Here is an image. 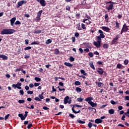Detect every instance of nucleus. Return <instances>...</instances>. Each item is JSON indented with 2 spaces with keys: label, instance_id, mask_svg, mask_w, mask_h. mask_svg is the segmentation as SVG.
I'll return each mask as SVG.
<instances>
[{
  "label": "nucleus",
  "instance_id": "obj_32",
  "mask_svg": "<svg viewBox=\"0 0 129 129\" xmlns=\"http://www.w3.org/2000/svg\"><path fill=\"white\" fill-rule=\"evenodd\" d=\"M103 47L104 49H107V48H108V44L107 43H105L103 44Z\"/></svg>",
  "mask_w": 129,
  "mask_h": 129
},
{
  "label": "nucleus",
  "instance_id": "obj_10",
  "mask_svg": "<svg viewBox=\"0 0 129 129\" xmlns=\"http://www.w3.org/2000/svg\"><path fill=\"white\" fill-rule=\"evenodd\" d=\"M42 13H43V10H40L37 13V16L36 17V20H39L40 18H41V15H42Z\"/></svg>",
  "mask_w": 129,
  "mask_h": 129
},
{
  "label": "nucleus",
  "instance_id": "obj_47",
  "mask_svg": "<svg viewBox=\"0 0 129 129\" xmlns=\"http://www.w3.org/2000/svg\"><path fill=\"white\" fill-rule=\"evenodd\" d=\"M88 55L89 56V57H90L91 58H92V57H93V53L92 52H89L88 53Z\"/></svg>",
  "mask_w": 129,
  "mask_h": 129
},
{
  "label": "nucleus",
  "instance_id": "obj_16",
  "mask_svg": "<svg viewBox=\"0 0 129 129\" xmlns=\"http://www.w3.org/2000/svg\"><path fill=\"white\" fill-rule=\"evenodd\" d=\"M89 104H90L91 106H92V107H95L96 105H97V104L95 103L94 102L92 101H89L88 102Z\"/></svg>",
  "mask_w": 129,
  "mask_h": 129
},
{
  "label": "nucleus",
  "instance_id": "obj_55",
  "mask_svg": "<svg viewBox=\"0 0 129 129\" xmlns=\"http://www.w3.org/2000/svg\"><path fill=\"white\" fill-rule=\"evenodd\" d=\"M19 93L21 94V95H24V90H20Z\"/></svg>",
  "mask_w": 129,
  "mask_h": 129
},
{
  "label": "nucleus",
  "instance_id": "obj_34",
  "mask_svg": "<svg viewBox=\"0 0 129 129\" xmlns=\"http://www.w3.org/2000/svg\"><path fill=\"white\" fill-rule=\"evenodd\" d=\"M41 32H42V30H36L34 32V34H40V33Z\"/></svg>",
  "mask_w": 129,
  "mask_h": 129
},
{
  "label": "nucleus",
  "instance_id": "obj_43",
  "mask_svg": "<svg viewBox=\"0 0 129 129\" xmlns=\"http://www.w3.org/2000/svg\"><path fill=\"white\" fill-rule=\"evenodd\" d=\"M107 117H108L107 115L106 116H101L100 118V119H101V120H102V119H106L107 118Z\"/></svg>",
  "mask_w": 129,
  "mask_h": 129
},
{
  "label": "nucleus",
  "instance_id": "obj_33",
  "mask_svg": "<svg viewBox=\"0 0 129 129\" xmlns=\"http://www.w3.org/2000/svg\"><path fill=\"white\" fill-rule=\"evenodd\" d=\"M77 100L79 101V102H82V101L84 100V99L81 98V97H80V98H77Z\"/></svg>",
  "mask_w": 129,
  "mask_h": 129
},
{
  "label": "nucleus",
  "instance_id": "obj_31",
  "mask_svg": "<svg viewBox=\"0 0 129 129\" xmlns=\"http://www.w3.org/2000/svg\"><path fill=\"white\" fill-rule=\"evenodd\" d=\"M115 24H116L115 28H116L117 29H119V23L117 21L115 22Z\"/></svg>",
  "mask_w": 129,
  "mask_h": 129
},
{
  "label": "nucleus",
  "instance_id": "obj_11",
  "mask_svg": "<svg viewBox=\"0 0 129 129\" xmlns=\"http://www.w3.org/2000/svg\"><path fill=\"white\" fill-rule=\"evenodd\" d=\"M122 30L124 31V32H127V31H128V28H127V26H126V24H124L123 25Z\"/></svg>",
  "mask_w": 129,
  "mask_h": 129
},
{
  "label": "nucleus",
  "instance_id": "obj_24",
  "mask_svg": "<svg viewBox=\"0 0 129 129\" xmlns=\"http://www.w3.org/2000/svg\"><path fill=\"white\" fill-rule=\"evenodd\" d=\"M96 39L97 40L96 43H98V44H101V38L99 37H96Z\"/></svg>",
  "mask_w": 129,
  "mask_h": 129
},
{
  "label": "nucleus",
  "instance_id": "obj_19",
  "mask_svg": "<svg viewBox=\"0 0 129 129\" xmlns=\"http://www.w3.org/2000/svg\"><path fill=\"white\" fill-rule=\"evenodd\" d=\"M0 58H2L3 60H8V56L4 54H1Z\"/></svg>",
  "mask_w": 129,
  "mask_h": 129
},
{
  "label": "nucleus",
  "instance_id": "obj_18",
  "mask_svg": "<svg viewBox=\"0 0 129 129\" xmlns=\"http://www.w3.org/2000/svg\"><path fill=\"white\" fill-rule=\"evenodd\" d=\"M101 29H102L104 31H105L106 32H108L110 31V29H109V28L105 26H102L101 27Z\"/></svg>",
  "mask_w": 129,
  "mask_h": 129
},
{
  "label": "nucleus",
  "instance_id": "obj_54",
  "mask_svg": "<svg viewBox=\"0 0 129 129\" xmlns=\"http://www.w3.org/2000/svg\"><path fill=\"white\" fill-rule=\"evenodd\" d=\"M55 54H59V49H55L54 50Z\"/></svg>",
  "mask_w": 129,
  "mask_h": 129
},
{
  "label": "nucleus",
  "instance_id": "obj_7",
  "mask_svg": "<svg viewBox=\"0 0 129 129\" xmlns=\"http://www.w3.org/2000/svg\"><path fill=\"white\" fill-rule=\"evenodd\" d=\"M38 3H40V5H41L42 7L46 6V1L45 0H37Z\"/></svg>",
  "mask_w": 129,
  "mask_h": 129
},
{
  "label": "nucleus",
  "instance_id": "obj_53",
  "mask_svg": "<svg viewBox=\"0 0 129 129\" xmlns=\"http://www.w3.org/2000/svg\"><path fill=\"white\" fill-rule=\"evenodd\" d=\"M40 85H41V83H34V86L35 87H37V86H39Z\"/></svg>",
  "mask_w": 129,
  "mask_h": 129
},
{
  "label": "nucleus",
  "instance_id": "obj_17",
  "mask_svg": "<svg viewBox=\"0 0 129 129\" xmlns=\"http://www.w3.org/2000/svg\"><path fill=\"white\" fill-rule=\"evenodd\" d=\"M83 23H86L88 25H90V24L91 23V22L90 21H89V20L87 19H83Z\"/></svg>",
  "mask_w": 129,
  "mask_h": 129
},
{
  "label": "nucleus",
  "instance_id": "obj_25",
  "mask_svg": "<svg viewBox=\"0 0 129 129\" xmlns=\"http://www.w3.org/2000/svg\"><path fill=\"white\" fill-rule=\"evenodd\" d=\"M51 43H52V40L51 39H47L45 42V44L46 45H49V44H51Z\"/></svg>",
  "mask_w": 129,
  "mask_h": 129
},
{
  "label": "nucleus",
  "instance_id": "obj_20",
  "mask_svg": "<svg viewBox=\"0 0 129 129\" xmlns=\"http://www.w3.org/2000/svg\"><path fill=\"white\" fill-rule=\"evenodd\" d=\"M64 64L68 67H73V64H71V63L65 62Z\"/></svg>",
  "mask_w": 129,
  "mask_h": 129
},
{
  "label": "nucleus",
  "instance_id": "obj_51",
  "mask_svg": "<svg viewBox=\"0 0 129 129\" xmlns=\"http://www.w3.org/2000/svg\"><path fill=\"white\" fill-rule=\"evenodd\" d=\"M125 114H123V116L121 117V120H125Z\"/></svg>",
  "mask_w": 129,
  "mask_h": 129
},
{
  "label": "nucleus",
  "instance_id": "obj_37",
  "mask_svg": "<svg viewBox=\"0 0 129 129\" xmlns=\"http://www.w3.org/2000/svg\"><path fill=\"white\" fill-rule=\"evenodd\" d=\"M9 117H10V114H8L7 115L5 116L4 119L7 120V119H9Z\"/></svg>",
  "mask_w": 129,
  "mask_h": 129
},
{
  "label": "nucleus",
  "instance_id": "obj_50",
  "mask_svg": "<svg viewBox=\"0 0 129 129\" xmlns=\"http://www.w3.org/2000/svg\"><path fill=\"white\" fill-rule=\"evenodd\" d=\"M110 103H111V104L114 105V104H117V102H115L113 100H111L110 101Z\"/></svg>",
  "mask_w": 129,
  "mask_h": 129
},
{
  "label": "nucleus",
  "instance_id": "obj_59",
  "mask_svg": "<svg viewBox=\"0 0 129 129\" xmlns=\"http://www.w3.org/2000/svg\"><path fill=\"white\" fill-rule=\"evenodd\" d=\"M27 93L28 94H33V93H34V92H33V91H27Z\"/></svg>",
  "mask_w": 129,
  "mask_h": 129
},
{
  "label": "nucleus",
  "instance_id": "obj_28",
  "mask_svg": "<svg viewBox=\"0 0 129 129\" xmlns=\"http://www.w3.org/2000/svg\"><path fill=\"white\" fill-rule=\"evenodd\" d=\"M76 91H77V92H81V91H82V89H81V88H79V87H76Z\"/></svg>",
  "mask_w": 129,
  "mask_h": 129
},
{
  "label": "nucleus",
  "instance_id": "obj_13",
  "mask_svg": "<svg viewBox=\"0 0 129 129\" xmlns=\"http://www.w3.org/2000/svg\"><path fill=\"white\" fill-rule=\"evenodd\" d=\"M16 19L17 18L16 17H14L10 20L11 26H14V24H15V22H16Z\"/></svg>",
  "mask_w": 129,
  "mask_h": 129
},
{
  "label": "nucleus",
  "instance_id": "obj_27",
  "mask_svg": "<svg viewBox=\"0 0 129 129\" xmlns=\"http://www.w3.org/2000/svg\"><path fill=\"white\" fill-rule=\"evenodd\" d=\"M112 44L116 45L117 44V40H116L114 38L111 41Z\"/></svg>",
  "mask_w": 129,
  "mask_h": 129
},
{
  "label": "nucleus",
  "instance_id": "obj_36",
  "mask_svg": "<svg viewBox=\"0 0 129 129\" xmlns=\"http://www.w3.org/2000/svg\"><path fill=\"white\" fill-rule=\"evenodd\" d=\"M69 60H70V61L71 62H73V61H75V58H74V57H73V56H71V57H70Z\"/></svg>",
  "mask_w": 129,
  "mask_h": 129
},
{
  "label": "nucleus",
  "instance_id": "obj_22",
  "mask_svg": "<svg viewBox=\"0 0 129 129\" xmlns=\"http://www.w3.org/2000/svg\"><path fill=\"white\" fill-rule=\"evenodd\" d=\"M93 44L96 46V47H97V48H99V47L101 46V44L98 43L96 42V41H94Z\"/></svg>",
  "mask_w": 129,
  "mask_h": 129
},
{
  "label": "nucleus",
  "instance_id": "obj_26",
  "mask_svg": "<svg viewBox=\"0 0 129 129\" xmlns=\"http://www.w3.org/2000/svg\"><path fill=\"white\" fill-rule=\"evenodd\" d=\"M80 72H81V74H83L85 76H86L87 75V73H86L85 72V71H84V70H81Z\"/></svg>",
  "mask_w": 129,
  "mask_h": 129
},
{
  "label": "nucleus",
  "instance_id": "obj_21",
  "mask_svg": "<svg viewBox=\"0 0 129 129\" xmlns=\"http://www.w3.org/2000/svg\"><path fill=\"white\" fill-rule=\"evenodd\" d=\"M91 100H93V97H89L85 99V101L89 102V101H91Z\"/></svg>",
  "mask_w": 129,
  "mask_h": 129
},
{
  "label": "nucleus",
  "instance_id": "obj_30",
  "mask_svg": "<svg viewBox=\"0 0 129 129\" xmlns=\"http://www.w3.org/2000/svg\"><path fill=\"white\" fill-rule=\"evenodd\" d=\"M34 80H35L36 81H37V82H40L41 81V78H39V77H35L34 78Z\"/></svg>",
  "mask_w": 129,
  "mask_h": 129
},
{
  "label": "nucleus",
  "instance_id": "obj_60",
  "mask_svg": "<svg viewBox=\"0 0 129 129\" xmlns=\"http://www.w3.org/2000/svg\"><path fill=\"white\" fill-rule=\"evenodd\" d=\"M12 87H13V88H18V86H17V84H13L12 85Z\"/></svg>",
  "mask_w": 129,
  "mask_h": 129
},
{
  "label": "nucleus",
  "instance_id": "obj_12",
  "mask_svg": "<svg viewBox=\"0 0 129 129\" xmlns=\"http://www.w3.org/2000/svg\"><path fill=\"white\" fill-rule=\"evenodd\" d=\"M95 83L98 87H100V88H102V87H103V83L100 82H96Z\"/></svg>",
  "mask_w": 129,
  "mask_h": 129
},
{
  "label": "nucleus",
  "instance_id": "obj_6",
  "mask_svg": "<svg viewBox=\"0 0 129 129\" xmlns=\"http://www.w3.org/2000/svg\"><path fill=\"white\" fill-rule=\"evenodd\" d=\"M26 3H27V2L25 1V0H22L20 2H19L17 5V8H20V7H22V6H23V4H26Z\"/></svg>",
  "mask_w": 129,
  "mask_h": 129
},
{
  "label": "nucleus",
  "instance_id": "obj_39",
  "mask_svg": "<svg viewBox=\"0 0 129 129\" xmlns=\"http://www.w3.org/2000/svg\"><path fill=\"white\" fill-rule=\"evenodd\" d=\"M108 112L109 113H114V110H113V109H111L108 110Z\"/></svg>",
  "mask_w": 129,
  "mask_h": 129
},
{
  "label": "nucleus",
  "instance_id": "obj_38",
  "mask_svg": "<svg viewBox=\"0 0 129 129\" xmlns=\"http://www.w3.org/2000/svg\"><path fill=\"white\" fill-rule=\"evenodd\" d=\"M31 45H39V42L38 41H34L32 42Z\"/></svg>",
  "mask_w": 129,
  "mask_h": 129
},
{
  "label": "nucleus",
  "instance_id": "obj_5",
  "mask_svg": "<svg viewBox=\"0 0 129 129\" xmlns=\"http://www.w3.org/2000/svg\"><path fill=\"white\" fill-rule=\"evenodd\" d=\"M98 33L100 34L99 36H97L96 37H99L100 39H101V38H105V35L103 34V31L101 30H98Z\"/></svg>",
  "mask_w": 129,
  "mask_h": 129
},
{
  "label": "nucleus",
  "instance_id": "obj_49",
  "mask_svg": "<svg viewBox=\"0 0 129 129\" xmlns=\"http://www.w3.org/2000/svg\"><path fill=\"white\" fill-rule=\"evenodd\" d=\"M124 65H127L128 64V60L125 59L124 61Z\"/></svg>",
  "mask_w": 129,
  "mask_h": 129
},
{
  "label": "nucleus",
  "instance_id": "obj_48",
  "mask_svg": "<svg viewBox=\"0 0 129 129\" xmlns=\"http://www.w3.org/2000/svg\"><path fill=\"white\" fill-rule=\"evenodd\" d=\"M121 64L118 63L117 64V68H118V69H120V68H121Z\"/></svg>",
  "mask_w": 129,
  "mask_h": 129
},
{
  "label": "nucleus",
  "instance_id": "obj_58",
  "mask_svg": "<svg viewBox=\"0 0 129 129\" xmlns=\"http://www.w3.org/2000/svg\"><path fill=\"white\" fill-rule=\"evenodd\" d=\"M88 109H89V110L93 109L94 112H95V111H96V109H95V108H92V107H89L88 108Z\"/></svg>",
  "mask_w": 129,
  "mask_h": 129
},
{
  "label": "nucleus",
  "instance_id": "obj_46",
  "mask_svg": "<svg viewBox=\"0 0 129 129\" xmlns=\"http://www.w3.org/2000/svg\"><path fill=\"white\" fill-rule=\"evenodd\" d=\"M35 100H36L37 101H41L42 100L40 99L39 97H35L34 98Z\"/></svg>",
  "mask_w": 129,
  "mask_h": 129
},
{
  "label": "nucleus",
  "instance_id": "obj_52",
  "mask_svg": "<svg viewBox=\"0 0 129 129\" xmlns=\"http://www.w3.org/2000/svg\"><path fill=\"white\" fill-rule=\"evenodd\" d=\"M30 49H32V47L28 46V47L25 48L24 50H30Z\"/></svg>",
  "mask_w": 129,
  "mask_h": 129
},
{
  "label": "nucleus",
  "instance_id": "obj_23",
  "mask_svg": "<svg viewBox=\"0 0 129 129\" xmlns=\"http://www.w3.org/2000/svg\"><path fill=\"white\" fill-rule=\"evenodd\" d=\"M90 67L93 69V70H95V67H94V65L93 64V62L91 61L90 64Z\"/></svg>",
  "mask_w": 129,
  "mask_h": 129
},
{
  "label": "nucleus",
  "instance_id": "obj_9",
  "mask_svg": "<svg viewBox=\"0 0 129 129\" xmlns=\"http://www.w3.org/2000/svg\"><path fill=\"white\" fill-rule=\"evenodd\" d=\"M88 126L89 128H91L92 126H94V127H97V125L96 124H93L91 123V122H89L88 124Z\"/></svg>",
  "mask_w": 129,
  "mask_h": 129
},
{
  "label": "nucleus",
  "instance_id": "obj_44",
  "mask_svg": "<svg viewBox=\"0 0 129 129\" xmlns=\"http://www.w3.org/2000/svg\"><path fill=\"white\" fill-rule=\"evenodd\" d=\"M81 26H82V28L83 30H86V27H85V24L82 23Z\"/></svg>",
  "mask_w": 129,
  "mask_h": 129
},
{
  "label": "nucleus",
  "instance_id": "obj_42",
  "mask_svg": "<svg viewBox=\"0 0 129 129\" xmlns=\"http://www.w3.org/2000/svg\"><path fill=\"white\" fill-rule=\"evenodd\" d=\"M69 116H70V117H71V118H74V117H75V115H74V114H72V113H70L69 114Z\"/></svg>",
  "mask_w": 129,
  "mask_h": 129
},
{
  "label": "nucleus",
  "instance_id": "obj_61",
  "mask_svg": "<svg viewBox=\"0 0 129 129\" xmlns=\"http://www.w3.org/2000/svg\"><path fill=\"white\" fill-rule=\"evenodd\" d=\"M75 37H79V33L78 32H76L75 33Z\"/></svg>",
  "mask_w": 129,
  "mask_h": 129
},
{
  "label": "nucleus",
  "instance_id": "obj_14",
  "mask_svg": "<svg viewBox=\"0 0 129 129\" xmlns=\"http://www.w3.org/2000/svg\"><path fill=\"white\" fill-rule=\"evenodd\" d=\"M97 72H98L100 75H102V74H103V72H104V71H103V70L102 69L99 68L98 69Z\"/></svg>",
  "mask_w": 129,
  "mask_h": 129
},
{
  "label": "nucleus",
  "instance_id": "obj_64",
  "mask_svg": "<svg viewBox=\"0 0 129 129\" xmlns=\"http://www.w3.org/2000/svg\"><path fill=\"white\" fill-rule=\"evenodd\" d=\"M125 100H129V96H126L125 97Z\"/></svg>",
  "mask_w": 129,
  "mask_h": 129
},
{
  "label": "nucleus",
  "instance_id": "obj_56",
  "mask_svg": "<svg viewBox=\"0 0 129 129\" xmlns=\"http://www.w3.org/2000/svg\"><path fill=\"white\" fill-rule=\"evenodd\" d=\"M15 24V25H21V22H20V21H17Z\"/></svg>",
  "mask_w": 129,
  "mask_h": 129
},
{
  "label": "nucleus",
  "instance_id": "obj_1",
  "mask_svg": "<svg viewBox=\"0 0 129 129\" xmlns=\"http://www.w3.org/2000/svg\"><path fill=\"white\" fill-rule=\"evenodd\" d=\"M16 32V30L15 29H3V30L2 31L1 34L2 35H10L11 34H14Z\"/></svg>",
  "mask_w": 129,
  "mask_h": 129
},
{
  "label": "nucleus",
  "instance_id": "obj_35",
  "mask_svg": "<svg viewBox=\"0 0 129 129\" xmlns=\"http://www.w3.org/2000/svg\"><path fill=\"white\" fill-rule=\"evenodd\" d=\"M32 125H33V123H28V124L27 125V128H28V129L31 128L32 127Z\"/></svg>",
  "mask_w": 129,
  "mask_h": 129
},
{
  "label": "nucleus",
  "instance_id": "obj_63",
  "mask_svg": "<svg viewBox=\"0 0 129 129\" xmlns=\"http://www.w3.org/2000/svg\"><path fill=\"white\" fill-rule=\"evenodd\" d=\"M16 85H17V86H19V87L22 86V83L18 82V83L16 84Z\"/></svg>",
  "mask_w": 129,
  "mask_h": 129
},
{
  "label": "nucleus",
  "instance_id": "obj_40",
  "mask_svg": "<svg viewBox=\"0 0 129 129\" xmlns=\"http://www.w3.org/2000/svg\"><path fill=\"white\" fill-rule=\"evenodd\" d=\"M75 85H78H78H81V83H80V82L77 81H76V82H75Z\"/></svg>",
  "mask_w": 129,
  "mask_h": 129
},
{
  "label": "nucleus",
  "instance_id": "obj_2",
  "mask_svg": "<svg viewBox=\"0 0 129 129\" xmlns=\"http://www.w3.org/2000/svg\"><path fill=\"white\" fill-rule=\"evenodd\" d=\"M78 107H82V106L77 105V104H75L73 105V107L72 108V111L74 113H79L80 112V110H79L77 111L76 109L78 108Z\"/></svg>",
  "mask_w": 129,
  "mask_h": 129
},
{
  "label": "nucleus",
  "instance_id": "obj_29",
  "mask_svg": "<svg viewBox=\"0 0 129 129\" xmlns=\"http://www.w3.org/2000/svg\"><path fill=\"white\" fill-rule=\"evenodd\" d=\"M77 121L79 123H81V124H84V123H85V121H83L81 120H77Z\"/></svg>",
  "mask_w": 129,
  "mask_h": 129
},
{
  "label": "nucleus",
  "instance_id": "obj_8",
  "mask_svg": "<svg viewBox=\"0 0 129 129\" xmlns=\"http://www.w3.org/2000/svg\"><path fill=\"white\" fill-rule=\"evenodd\" d=\"M103 120H101L100 118H97L95 120V123L97 124H99V123H103Z\"/></svg>",
  "mask_w": 129,
  "mask_h": 129
},
{
  "label": "nucleus",
  "instance_id": "obj_41",
  "mask_svg": "<svg viewBox=\"0 0 129 129\" xmlns=\"http://www.w3.org/2000/svg\"><path fill=\"white\" fill-rule=\"evenodd\" d=\"M120 37V35H119V34H118L116 36L115 38H114V39L116 41H117V40Z\"/></svg>",
  "mask_w": 129,
  "mask_h": 129
},
{
  "label": "nucleus",
  "instance_id": "obj_45",
  "mask_svg": "<svg viewBox=\"0 0 129 129\" xmlns=\"http://www.w3.org/2000/svg\"><path fill=\"white\" fill-rule=\"evenodd\" d=\"M19 103H25V100H19Z\"/></svg>",
  "mask_w": 129,
  "mask_h": 129
},
{
  "label": "nucleus",
  "instance_id": "obj_4",
  "mask_svg": "<svg viewBox=\"0 0 129 129\" xmlns=\"http://www.w3.org/2000/svg\"><path fill=\"white\" fill-rule=\"evenodd\" d=\"M69 100V96H66L63 100L64 104H67V103H69V104H71V100Z\"/></svg>",
  "mask_w": 129,
  "mask_h": 129
},
{
  "label": "nucleus",
  "instance_id": "obj_57",
  "mask_svg": "<svg viewBox=\"0 0 129 129\" xmlns=\"http://www.w3.org/2000/svg\"><path fill=\"white\" fill-rule=\"evenodd\" d=\"M39 98H40V99H44V96L41 95V94H39L38 95Z\"/></svg>",
  "mask_w": 129,
  "mask_h": 129
},
{
  "label": "nucleus",
  "instance_id": "obj_15",
  "mask_svg": "<svg viewBox=\"0 0 129 129\" xmlns=\"http://www.w3.org/2000/svg\"><path fill=\"white\" fill-rule=\"evenodd\" d=\"M113 9V4H110L108 7H106V10L110 11Z\"/></svg>",
  "mask_w": 129,
  "mask_h": 129
},
{
  "label": "nucleus",
  "instance_id": "obj_3",
  "mask_svg": "<svg viewBox=\"0 0 129 129\" xmlns=\"http://www.w3.org/2000/svg\"><path fill=\"white\" fill-rule=\"evenodd\" d=\"M18 116L20 117L21 120H25L26 118L28 116V113H25L24 114L23 113H19Z\"/></svg>",
  "mask_w": 129,
  "mask_h": 129
},
{
  "label": "nucleus",
  "instance_id": "obj_62",
  "mask_svg": "<svg viewBox=\"0 0 129 129\" xmlns=\"http://www.w3.org/2000/svg\"><path fill=\"white\" fill-rule=\"evenodd\" d=\"M28 124H29V121H25L24 122V124H25V125Z\"/></svg>",
  "mask_w": 129,
  "mask_h": 129
}]
</instances>
